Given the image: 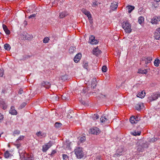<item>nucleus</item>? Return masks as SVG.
<instances>
[{"label": "nucleus", "instance_id": "27", "mask_svg": "<svg viewBox=\"0 0 160 160\" xmlns=\"http://www.w3.org/2000/svg\"><path fill=\"white\" fill-rule=\"evenodd\" d=\"M128 8V12L130 13L134 9V6L129 5L127 7Z\"/></svg>", "mask_w": 160, "mask_h": 160}, {"label": "nucleus", "instance_id": "44", "mask_svg": "<svg viewBox=\"0 0 160 160\" xmlns=\"http://www.w3.org/2000/svg\"><path fill=\"white\" fill-rule=\"evenodd\" d=\"M0 106L4 110L6 109L7 108V106L5 104H1Z\"/></svg>", "mask_w": 160, "mask_h": 160}, {"label": "nucleus", "instance_id": "6", "mask_svg": "<svg viewBox=\"0 0 160 160\" xmlns=\"http://www.w3.org/2000/svg\"><path fill=\"white\" fill-rule=\"evenodd\" d=\"M160 22V16H154L151 20V23L153 24H156L159 23Z\"/></svg>", "mask_w": 160, "mask_h": 160}, {"label": "nucleus", "instance_id": "58", "mask_svg": "<svg viewBox=\"0 0 160 160\" xmlns=\"http://www.w3.org/2000/svg\"><path fill=\"white\" fill-rule=\"evenodd\" d=\"M3 116L1 114H0V120L3 119Z\"/></svg>", "mask_w": 160, "mask_h": 160}, {"label": "nucleus", "instance_id": "39", "mask_svg": "<svg viewBox=\"0 0 160 160\" xmlns=\"http://www.w3.org/2000/svg\"><path fill=\"white\" fill-rule=\"evenodd\" d=\"M76 49L75 47H71L69 49V52L70 53H73Z\"/></svg>", "mask_w": 160, "mask_h": 160}, {"label": "nucleus", "instance_id": "43", "mask_svg": "<svg viewBox=\"0 0 160 160\" xmlns=\"http://www.w3.org/2000/svg\"><path fill=\"white\" fill-rule=\"evenodd\" d=\"M99 118V116L97 114H94L92 117V118L94 120L98 119Z\"/></svg>", "mask_w": 160, "mask_h": 160}, {"label": "nucleus", "instance_id": "38", "mask_svg": "<svg viewBox=\"0 0 160 160\" xmlns=\"http://www.w3.org/2000/svg\"><path fill=\"white\" fill-rule=\"evenodd\" d=\"M154 65L156 67L158 66L160 63V60L159 59H156L154 62Z\"/></svg>", "mask_w": 160, "mask_h": 160}, {"label": "nucleus", "instance_id": "64", "mask_svg": "<svg viewBox=\"0 0 160 160\" xmlns=\"http://www.w3.org/2000/svg\"><path fill=\"white\" fill-rule=\"evenodd\" d=\"M156 1L157 2H159V1H160V0H156Z\"/></svg>", "mask_w": 160, "mask_h": 160}, {"label": "nucleus", "instance_id": "35", "mask_svg": "<svg viewBox=\"0 0 160 160\" xmlns=\"http://www.w3.org/2000/svg\"><path fill=\"white\" fill-rule=\"evenodd\" d=\"M53 100H60V96H58L57 95H54L52 98Z\"/></svg>", "mask_w": 160, "mask_h": 160}, {"label": "nucleus", "instance_id": "46", "mask_svg": "<svg viewBox=\"0 0 160 160\" xmlns=\"http://www.w3.org/2000/svg\"><path fill=\"white\" fill-rule=\"evenodd\" d=\"M60 100L61 99H62V100H68V98H67L66 97H64L63 96H61L60 95Z\"/></svg>", "mask_w": 160, "mask_h": 160}, {"label": "nucleus", "instance_id": "60", "mask_svg": "<svg viewBox=\"0 0 160 160\" xmlns=\"http://www.w3.org/2000/svg\"><path fill=\"white\" fill-rule=\"evenodd\" d=\"M14 143H20L19 140L18 139H17Z\"/></svg>", "mask_w": 160, "mask_h": 160}, {"label": "nucleus", "instance_id": "21", "mask_svg": "<svg viewBox=\"0 0 160 160\" xmlns=\"http://www.w3.org/2000/svg\"><path fill=\"white\" fill-rule=\"evenodd\" d=\"M160 94L158 93H153L152 95V100H156L158 97H160Z\"/></svg>", "mask_w": 160, "mask_h": 160}, {"label": "nucleus", "instance_id": "10", "mask_svg": "<svg viewBox=\"0 0 160 160\" xmlns=\"http://www.w3.org/2000/svg\"><path fill=\"white\" fill-rule=\"evenodd\" d=\"M89 42L91 44H95L98 43V41L95 39V37L94 36L92 35L89 37Z\"/></svg>", "mask_w": 160, "mask_h": 160}, {"label": "nucleus", "instance_id": "32", "mask_svg": "<svg viewBox=\"0 0 160 160\" xmlns=\"http://www.w3.org/2000/svg\"><path fill=\"white\" fill-rule=\"evenodd\" d=\"M100 4V3L98 2L97 1H95L94 2H92V6L93 7H96L98 6H99V4Z\"/></svg>", "mask_w": 160, "mask_h": 160}, {"label": "nucleus", "instance_id": "26", "mask_svg": "<svg viewBox=\"0 0 160 160\" xmlns=\"http://www.w3.org/2000/svg\"><path fill=\"white\" fill-rule=\"evenodd\" d=\"M86 140V138L85 136H82L81 137L80 139L79 140V141H78V144H80V143H83L84 142H85Z\"/></svg>", "mask_w": 160, "mask_h": 160}, {"label": "nucleus", "instance_id": "18", "mask_svg": "<svg viewBox=\"0 0 160 160\" xmlns=\"http://www.w3.org/2000/svg\"><path fill=\"white\" fill-rule=\"evenodd\" d=\"M2 28L6 34L9 35L10 34V31L8 29L7 27L5 25L3 24L2 25Z\"/></svg>", "mask_w": 160, "mask_h": 160}, {"label": "nucleus", "instance_id": "15", "mask_svg": "<svg viewBox=\"0 0 160 160\" xmlns=\"http://www.w3.org/2000/svg\"><path fill=\"white\" fill-rule=\"evenodd\" d=\"M97 82L96 78H93L92 81L91 88L92 89L96 87Z\"/></svg>", "mask_w": 160, "mask_h": 160}, {"label": "nucleus", "instance_id": "30", "mask_svg": "<svg viewBox=\"0 0 160 160\" xmlns=\"http://www.w3.org/2000/svg\"><path fill=\"white\" fill-rule=\"evenodd\" d=\"M80 103L85 106H88L89 105L88 102L87 101H80Z\"/></svg>", "mask_w": 160, "mask_h": 160}, {"label": "nucleus", "instance_id": "20", "mask_svg": "<svg viewBox=\"0 0 160 160\" xmlns=\"http://www.w3.org/2000/svg\"><path fill=\"white\" fill-rule=\"evenodd\" d=\"M145 94L146 93L145 92V91L144 90H143L141 92H140L139 93H138L137 96V97L142 98H144Z\"/></svg>", "mask_w": 160, "mask_h": 160}, {"label": "nucleus", "instance_id": "57", "mask_svg": "<svg viewBox=\"0 0 160 160\" xmlns=\"http://www.w3.org/2000/svg\"><path fill=\"white\" fill-rule=\"evenodd\" d=\"M56 153V151L55 150H53V151H52V152H51V156H53V155L55 153Z\"/></svg>", "mask_w": 160, "mask_h": 160}, {"label": "nucleus", "instance_id": "36", "mask_svg": "<svg viewBox=\"0 0 160 160\" xmlns=\"http://www.w3.org/2000/svg\"><path fill=\"white\" fill-rule=\"evenodd\" d=\"M27 105V103L24 102L22 103L20 106L18 107V109H21L24 108Z\"/></svg>", "mask_w": 160, "mask_h": 160}, {"label": "nucleus", "instance_id": "50", "mask_svg": "<svg viewBox=\"0 0 160 160\" xmlns=\"http://www.w3.org/2000/svg\"><path fill=\"white\" fill-rule=\"evenodd\" d=\"M14 145L16 146L18 148L21 145L20 143H14Z\"/></svg>", "mask_w": 160, "mask_h": 160}, {"label": "nucleus", "instance_id": "19", "mask_svg": "<svg viewBox=\"0 0 160 160\" xmlns=\"http://www.w3.org/2000/svg\"><path fill=\"white\" fill-rule=\"evenodd\" d=\"M144 106L143 103H139L137 104L135 107V108L136 110L140 111L143 108Z\"/></svg>", "mask_w": 160, "mask_h": 160}, {"label": "nucleus", "instance_id": "52", "mask_svg": "<svg viewBox=\"0 0 160 160\" xmlns=\"http://www.w3.org/2000/svg\"><path fill=\"white\" fill-rule=\"evenodd\" d=\"M23 39L25 40H30V38L29 37H27V36H26V35L25 36H24V37H23Z\"/></svg>", "mask_w": 160, "mask_h": 160}, {"label": "nucleus", "instance_id": "29", "mask_svg": "<svg viewBox=\"0 0 160 160\" xmlns=\"http://www.w3.org/2000/svg\"><path fill=\"white\" fill-rule=\"evenodd\" d=\"M62 124L59 122H56L54 124V127L56 128H59L62 126Z\"/></svg>", "mask_w": 160, "mask_h": 160}, {"label": "nucleus", "instance_id": "56", "mask_svg": "<svg viewBox=\"0 0 160 160\" xmlns=\"http://www.w3.org/2000/svg\"><path fill=\"white\" fill-rule=\"evenodd\" d=\"M24 137V136H20L18 138V139L20 140H22Z\"/></svg>", "mask_w": 160, "mask_h": 160}, {"label": "nucleus", "instance_id": "61", "mask_svg": "<svg viewBox=\"0 0 160 160\" xmlns=\"http://www.w3.org/2000/svg\"><path fill=\"white\" fill-rule=\"evenodd\" d=\"M100 97H101L103 98V97H105V95H103L102 94H101Z\"/></svg>", "mask_w": 160, "mask_h": 160}, {"label": "nucleus", "instance_id": "59", "mask_svg": "<svg viewBox=\"0 0 160 160\" xmlns=\"http://www.w3.org/2000/svg\"><path fill=\"white\" fill-rule=\"evenodd\" d=\"M70 144H67V146H66V148L69 149V147H70Z\"/></svg>", "mask_w": 160, "mask_h": 160}, {"label": "nucleus", "instance_id": "48", "mask_svg": "<svg viewBox=\"0 0 160 160\" xmlns=\"http://www.w3.org/2000/svg\"><path fill=\"white\" fill-rule=\"evenodd\" d=\"M4 74V70L2 69H0V77H2Z\"/></svg>", "mask_w": 160, "mask_h": 160}, {"label": "nucleus", "instance_id": "25", "mask_svg": "<svg viewBox=\"0 0 160 160\" xmlns=\"http://www.w3.org/2000/svg\"><path fill=\"white\" fill-rule=\"evenodd\" d=\"M37 136L40 138H42V136L45 137L46 134L44 133H42L41 131H39L36 133Z\"/></svg>", "mask_w": 160, "mask_h": 160}, {"label": "nucleus", "instance_id": "53", "mask_svg": "<svg viewBox=\"0 0 160 160\" xmlns=\"http://www.w3.org/2000/svg\"><path fill=\"white\" fill-rule=\"evenodd\" d=\"M36 16V14H33L31 15H30L29 17V18H34V17H35Z\"/></svg>", "mask_w": 160, "mask_h": 160}, {"label": "nucleus", "instance_id": "47", "mask_svg": "<svg viewBox=\"0 0 160 160\" xmlns=\"http://www.w3.org/2000/svg\"><path fill=\"white\" fill-rule=\"evenodd\" d=\"M144 150L143 148L141 146H140L138 148V150L139 151L142 152Z\"/></svg>", "mask_w": 160, "mask_h": 160}, {"label": "nucleus", "instance_id": "41", "mask_svg": "<svg viewBox=\"0 0 160 160\" xmlns=\"http://www.w3.org/2000/svg\"><path fill=\"white\" fill-rule=\"evenodd\" d=\"M49 40V39L48 37H45L43 40V42L44 43H47L48 42Z\"/></svg>", "mask_w": 160, "mask_h": 160}, {"label": "nucleus", "instance_id": "4", "mask_svg": "<svg viewBox=\"0 0 160 160\" xmlns=\"http://www.w3.org/2000/svg\"><path fill=\"white\" fill-rule=\"evenodd\" d=\"M123 153V149L122 147H119L115 153L114 154L113 157H119L122 155Z\"/></svg>", "mask_w": 160, "mask_h": 160}, {"label": "nucleus", "instance_id": "1", "mask_svg": "<svg viewBox=\"0 0 160 160\" xmlns=\"http://www.w3.org/2000/svg\"><path fill=\"white\" fill-rule=\"evenodd\" d=\"M122 26L125 32L128 33H130L132 31L131 25L128 21L123 22L122 23Z\"/></svg>", "mask_w": 160, "mask_h": 160}, {"label": "nucleus", "instance_id": "14", "mask_svg": "<svg viewBox=\"0 0 160 160\" xmlns=\"http://www.w3.org/2000/svg\"><path fill=\"white\" fill-rule=\"evenodd\" d=\"M9 113L12 115H16L18 112L15 109V107L13 106H11L10 109L9 111Z\"/></svg>", "mask_w": 160, "mask_h": 160}, {"label": "nucleus", "instance_id": "37", "mask_svg": "<svg viewBox=\"0 0 160 160\" xmlns=\"http://www.w3.org/2000/svg\"><path fill=\"white\" fill-rule=\"evenodd\" d=\"M4 157L6 158H8L11 156V154L8 151H7L4 153Z\"/></svg>", "mask_w": 160, "mask_h": 160}, {"label": "nucleus", "instance_id": "24", "mask_svg": "<svg viewBox=\"0 0 160 160\" xmlns=\"http://www.w3.org/2000/svg\"><path fill=\"white\" fill-rule=\"evenodd\" d=\"M130 122L132 124L136 123V119H135V116L131 117L129 119Z\"/></svg>", "mask_w": 160, "mask_h": 160}, {"label": "nucleus", "instance_id": "7", "mask_svg": "<svg viewBox=\"0 0 160 160\" xmlns=\"http://www.w3.org/2000/svg\"><path fill=\"white\" fill-rule=\"evenodd\" d=\"M82 12L85 14L88 17L89 20H91L92 17L90 12L87 10L86 9L83 8L81 10Z\"/></svg>", "mask_w": 160, "mask_h": 160}, {"label": "nucleus", "instance_id": "23", "mask_svg": "<svg viewBox=\"0 0 160 160\" xmlns=\"http://www.w3.org/2000/svg\"><path fill=\"white\" fill-rule=\"evenodd\" d=\"M68 13L67 12H62L60 13L59 14V17L60 18H62L65 16H66Z\"/></svg>", "mask_w": 160, "mask_h": 160}, {"label": "nucleus", "instance_id": "55", "mask_svg": "<svg viewBox=\"0 0 160 160\" xmlns=\"http://www.w3.org/2000/svg\"><path fill=\"white\" fill-rule=\"evenodd\" d=\"M23 92V89H22L21 88L19 89V91H18V93L19 94H22Z\"/></svg>", "mask_w": 160, "mask_h": 160}, {"label": "nucleus", "instance_id": "40", "mask_svg": "<svg viewBox=\"0 0 160 160\" xmlns=\"http://www.w3.org/2000/svg\"><path fill=\"white\" fill-rule=\"evenodd\" d=\"M83 67L86 69H88V63L86 62H83Z\"/></svg>", "mask_w": 160, "mask_h": 160}, {"label": "nucleus", "instance_id": "54", "mask_svg": "<svg viewBox=\"0 0 160 160\" xmlns=\"http://www.w3.org/2000/svg\"><path fill=\"white\" fill-rule=\"evenodd\" d=\"M158 139L157 138H152L151 139V142H155V141H156Z\"/></svg>", "mask_w": 160, "mask_h": 160}, {"label": "nucleus", "instance_id": "8", "mask_svg": "<svg viewBox=\"0 0 160 160\" xmlns=\"http://www.w3.org/2000/svg\"><path fill=\"white\" fill-rule=\"evenodd\" d=\"M90 133L91 134L98 135L100 132L99 129L96 127L92 128L90 129Z\"/></svg>", "mask_w": 160, "mask_h": 160}, {"label": "nucleus", "instance_id": "33", "mask_svg": "<svg viewBox=\"0 0 160 160\" xmlns=\"http://www.w3.org/2000/svg\"><path fill=\"white\" fill-rule=\"evenodd\" d=\"M11 48V46L9 44L6 43L4 44V48L7 51H9L10 49Z\"/></svg>", "mask_w": 160, "mask_h": 160}, {"label": "nucleus", "instance_id": "22", "mask_svg": "<svg viewBox=\"0 0 160 160\" xmlns=\"http://www.w3.org/2000/svg\"><path fill=\"white\" fill-rule=\"evenodd\" d=\"M100 121L102 123V124H103L105 123V122H107L108 119L105 116L102 117L100 118Z\"/></svg>", "mask_w": 160, "mask_h": 160}, {"label": "nucleus", "instance_id": "3", "mask_svg": "<svg viewBox=\"0 0 160 160\" xmlns=\"http://www.w3.org/2000/svg\"><path fill=\"white\" fill-rule=\"evenodd\" d=\"M75 152L77 158H81L83 156V153L81 148L78 147L75 149Z\"/></svg>", "mask_w": 160, "mask_h": 160}, {"label": "nucleus", "instance_id": "2", "mask_svg": "<svg viewBox=\"0 0 160 160\" xmlns=\"http://www.w3.org/2000/svg\"><path fill=\"white\" fill-rule=\"evenodd\" d=\"M20 158L22 160H34L32 155L26 153H22L20 155Z\"/></svg>", "mask_w": 160, "mask_h": 160}, {"label": "nucleus", "instance_id": "51", "mask_svg": "<svg viewBox=\"0 0 160 160\" xmlns=\"http://www.w3.org/2000/svg\"><path fill=\"white\" fill-rule=\"evenodd\" d=\"M135 119H136V121L137 122V123L140 120V118L139 117L135 116Z\"/></svg>", "mask_w": 160, "mask_h": 160}, {"label": "nucleus", "instance_id": "13", "mask_svg": "<svg viewBox=\"0 0 160 160\" xmlns=\"http://www.w3.org/2000/svg\"><path fill=\"white\" fill-rule=\"evenodd\" d=\"M93 54L98 56L102 53V52L98 48V47L94 48L92 50Z\"/></svg>", "mask_w": 160, "mask_h": 160}, {"label": "nucleus", "instance_id": "62", "mask_svg": "<svg viewBox=\"0 0 160 160\" xmlns=\"http://www.w3.org/2000/svg\"><path fill=\"white\" fill-rule=\"evenodd\" d=\"M90 21V23H92V20L91 21V20H89Z\"/></svg>", "mask_w": 160, "mask_h": 160}, {"label": "nucleus", "instance_id": "31", "mask_svg": "<svg viewBox=\"0 0 160 160\" xmlns=\"http://www.w3.org/2000/svg\"><path fill=\"white\" fill-rule=\"evenodd\" d=\"M144 18L143 17L140 16L138 18V22L140 24H142L144 22Z\"/></svg>", "mask_w": 160, "mask_h": 160}, {"label": "nucleus", "instance_id": "45", "mask_svg": "<svg viewBox=\"0 0 160 160\" xmlns=\"http://www.w3.org/2000/svg\"><path fill=\"white\" fill-rule=\"evenodd\" d=\"M62 158L64 160H67L68 159V157L67 155L63 154L62 155Z\"/></svg>", "mask_w": 160, "mask_h": 160}, {"label": "nucleus", "instance_id": "16", "mask_svg": "<svg viewBox=\"0 0 160 160\" xmlns=\"http://www.w3.org/2000/svg\"><path fill=\"white\" fill-rule=\"evenodd\" d=\"M82 57V55L81 53L77 54L74 59V61L75 62L77 63L81 59Z\"/></svg>", "mask_w": 160, "mask_h": 160}, {"label": "nucleus", "instance_id": "63", "mask_svg": "<svg viewBox=\"0 0 160 160\" xmlns=\"http://www.w3.org/2000/svg\"><path fill=\"white\" fill-rule=\"evenodd\" d=\"M27 57L28 58H30L31 57V56H27Z\"/></svg>", "mask_w": 160, "mask_h": 160}, {"label": "nucleus", "instance_id": "17", "mask_svg": "<svg viewBox=\"0 0 160 160\" xmlns=\"http://www.w3.org/2000/svg\"><path fill=\"white\" fill-rule=\"evenodd\" d=\"M118 5L116 2H113L111 4L110 8L111 10H115L117 9Z\"/></svg>", "mask_w": 160, "mask_h": 160}, {"label": "nucleus", "instance_id": "12", "mask_svg": "<svg viewBox=\"0 0 160 160\" xmlns=\"http://www.w3.org/2000/svg\"><path fill=\"white\" fill-rule=\"evenodd\" d=\"M154 37L156 39L158 40L160 38V28H158L154 33Z\"/></svg>", "mask_w": 160, "mask_h": 160}, {"label": "nucleus", "instance_id": "9", "mask_svg": "<svg viewBox=\"0 0 160 160\" xmlns=\"http://www.w3.org/2000/svg\"><path fill=\"white\" fill-rule=\"evenodd\" d=\"M152 60V57H142L141 59V61H145V63L147 64L148 63H150Z\"/></svg>", "mask_w": 160, "mask_h": 160}, {"label": "nucleus", "instance_id": "11", "mask_svg": "<svg viewBox=\"0 0 160 160\" xmlns=\"http://www.w3.org/2000/svg\"><path fill=\"white\" fill-rule=\"evenodd\" d=\"M51 84L47 81H43L41 83V86L46 89H48L51 87Z\"/></svg>", "mask_w": 160, "mask_h": 160}, {"label": "nucleus", "instance_id": "42", "mask_svg": "<svg viewBox=\"0 0 160 160\" xmlns=\"http://www.w3.org/2000/svg\"><path fill=\"white\" fill-rule=\"evenodd\" d=\"M102 71L103 72H106L108 69L107 68L106 66H103L102 67Z\"/></svg>", "mask_w": 160, "mask_h": 160}, {"label": "nucleus", "instance_id": "28", "mask_svg": "<svg viewBox=\"0 0 160 160\" xmlns=\"http://www.w3.org/2000/svg\"><path fill=\"white\" fill-rule=\"evenodd\" d=\"M131 134L134 136L137 135H140L141 133V132L137 131L136 130L134 131L133 132H131Z\"/></svg>", "mask_w": 160, "mask_h": 160}, {"label": "nucleus", "instance_id": "34", "mask_svg": "<svg viewBox=\"0 0 160 160\" xmlns=\"http://www.w3.org/2000/svg\"><path fill=\"white\" fill-rule=\"evenodd\" d=\"M138 73H141V74H146L147 72V69H144V70H142L141 69L138 70Z\"/></svg>", "mask_w": 160, "mask_h": 160}, {"label": "nucleus", "instance_id": "49", "mask_svg": "<svg viewBox=\"0 0 160 160\" xmlns=\"http://www.w3.org/2000/svg\"><path fill=\"white\" fill-rule=\"evenodd\" d=\"M20 133V131L16 130L14 131L13 132L14 134H19Z\"/></svg>", "mask_w": 160, "mask_h": 160}, {"label": "nucleus", "instance_id": "5", "mask_svg": "<svg viewBox=\"0 0 160 160\" xmlns=\"http://www.w3.org/2000/svg\"><path fill=\"white\" fill-rule=\"evenodd\" d=\"M53 143L51 141H49V142L46 144L45 145L43 146L42 150L43 152H46L47 150L50 148L52 145Z\"/></svg>", "mask_w": 160, "mask_h": 160}]
</instances>
